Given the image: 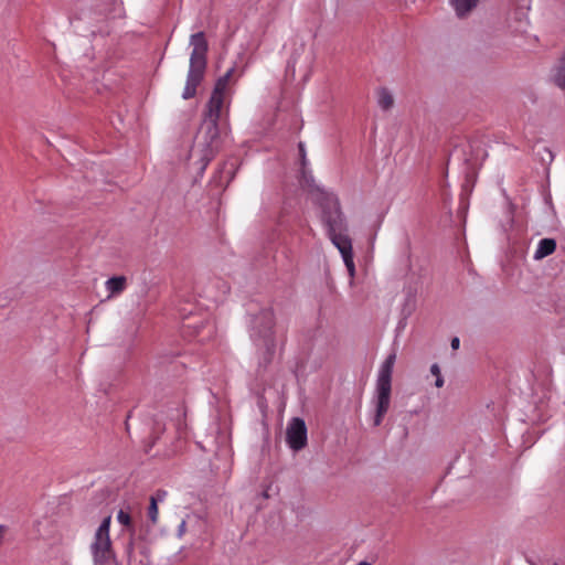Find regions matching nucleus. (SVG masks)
<instances>
[{"mask_svg":"<svg viewBox=\"0 0 565 565\" xmlns=\"http://www.w3.org/2000/svg\"><path fill=\"white\" fill-rule=\"evenodd\" d=\"M234 71V67L230 68L221 78L217 79L211 98L207 103V113L203 125V134L206 140V151L204 153V159L207 161L211 160V158L218 149V121L222 117L227 85Z\"/></svg>","mask_w":565,"mask_h":565,"instance_id":"obj_2","label":"nucleus"},{"mask_svg":"<svg viewBox=\"0 0 565 565\" xmlns=\"http://www.w3.org/2000/svg\"><path fill=\"white\" fill-rule=\"evenodd\" d=\"M107 299L114 298L122 294L127 288V278L125 276H115L106 280Z\"/></svg>","mask_w":565,"mask_h":565,"instance_id":"obj_8","label":"nucleus"},{"mask_svg":"<svg viewBox=\"0 0 565 565\" xmlns=\"http://www.w3.org/2000/svg\"><path fill=\"white\" fill-rule=\"evenodd\" d=\"M321 207V218L327 227L328 236L332 244L339 249L349 275L353 277L355 266L353 262L352 242L347 234V225L340 210L339 201L333 194H326Z\"/></svg>","mask_w":565,"mask_h":565,"instance_id":"obj_1","label":"nucleus"},{"mask_svg":"<svg viewBox=\"0 0 565 565\" xmlns=\"http://www.w3.org/2000/svg\"><path fill=\"white\" fill-rule=\"evenodd\" d=\"M287 443L295 450H301L307 445V427L301 418H294L287 428Z\"/></svg>","mask_w":565,"mask_h":565,"instance_id":"obj_7","label":"nucleus"},{"mask_svg":"<svg viewBox=\"0 0 565 565\" xmlns=\"http://www.w3.org/2000/svg\"><path fill=\"white\" fill-rule=\"evenodd\" d=\"M459 344H460V341H459V339H458V338H454V339L451 340L450 345H451V348H452L454 350H457V349L459 348Z\"/></svg>","mask_w":565,"mask_h":565,"instance_id":"obj_18","label":"nucleus"},{"mask_svg":"<svg viewBox=\"0 0 565 565\" xmlns=\"http://www.w3.org/2000/svg\"><path fill=\"white\" fill-rule=\"evenodd\" d=\"M556 242L553 238H543L539 242L537 248L534 254L535 259H542L554 253Z\"/></svg>","mask_w":565,"mask_h":565,"instance_id":"obj_9","label":"nucleus"},{"mask_svg":"<svg viewBox=\"0 0 565 565\" xmlns=\"http://www.w3.org/2000/svg\"><path fill=\"white\" fill-rule=\"evenodd\" d=\"M193 50L190 56V67L186 76L185 87L182 93L184 99L193 98L196 88L203 81L206 68L207 42L203 32L191 35L190 40Z\"/></svg>","mask_w":565,"mask_h":565,"instance_id":"obj_3","label":"nucleus"},{"mask_svg":"<svg viewBox=\"0 0 565 565\" xmlns=\"http://www.w3.org/2000/svg\"><path fill=\"white\" fill-rule=\"evenodd\" d=\"M377 104L383 110H388L394 105V97L387 88H380L376 92Z\"/></svg>","mask_w":565,"mask_h":565,"instance_id":"obj_12","label":"nucleus"},{"mask_svg":"<svg viewBox=\"0 0 565 565\" xmlns=\"http://www.w3.org/2000/svg\"><path fill=\"white\" fill-rule=\"evenodd\" d=\"M7 532H8V527L6 525H0V545L3 542Z\"/></svg>","mask_w":565,"mask_h":565,"instance_id":"obj_17","label":"nucleus"},{"mask_svg":"<svg viewBox=\"0 0 565 565\" xmlns=\"http://www.w3.org/2000/svg\"><path fill=\"white\" fill-rule=\"evenodd\" d=\"M111 516H106L95 532L90 550L94 558V565H110L115 554L111 547L109 535Z\"/></svg>","mask_w":565,"mask_h":565,"instance_id":"obj_6","label":"nucleus"},{"mask_svg":"<svg viewBox=\"0 0 565 565\" xmlns=\"http://www.w3.org/2000/svg\"><path fill=\"white\" fill-rule=\"evenodd\" d=\"M117 520L121 525H124L126 527H132V520H131L130 514L127 511L119 510V512L117 514Z\"/></svg>","mask_w":565,"mask_h":565,"instance_id":"obj_15","label":"nucleus"},{"mask_svg":"<svg viewBox=\"0 0 565 565\" xmlns=\"http://www.w3.org/2000/svg\"><path fill=\"white\" fill-rule=\"evenodd\" d=\"M275 318L271 309H264L252 320V337L259 338L264 341L266 363H269L273 359L276 349L275 341Z\"/></svg>","mask_w":565,"mask_h":565,"instance_id":"obj_5","label":"nucleus"},{"mask_svg":"<svg viewBox=\"0 0 565 565\" xmlns=\"http://www.w3.org/2000/svg\"><path fill=\"white\" fill-rule=\"evenodd\" d=\"M299 152L301 156L302 166H305L306 164V151H305V146L302 142L299 143Z\"/></svg>","mask_w":565,"mask_h":565,"instance_id":"obj_16","label":"nucleus"},{"mask_svg":"<svg viewBox=\"0 0 565 565\" xmlns=\"http://www.w3.org/2000/svg\"><path fill=\"white\" fill-rule=\"evenodd\" d=\"M479 0H450L458 17L462 18L477 7Z\"/></svg>","mask_w":565,"mask_h":565,"instance_id":"obj_10","label":"nucleus"},{"mask_svg":"<svg viewBox=\"0 0 565 565\" xmlns=\"http://www.w3.org/2000/svg\"><path fill=\"white\" fill-rule=\"evenodd\" d=\"M554 82L555 84L563 90H565V51L564 55L559 60L558 64L555 67L554 73Z\"/></svg>","mask_w":565,"mask_h":565,"instance_id":"obj_13","label":"nucleus"},{"mask_svg":"<svg viewBox=\"0 0 565 565\" xmlns=\"http://www.w3.org/2000/svg\"><path fill=\"white\" fill-rule=\"evenodd\" d=\"M430 373H431V375H434V377H436L435 386L438 388L443 387L444 386V377L441 375L440 367L437 363H434L430 366Z\"/></svg>","mask_w":565,"mask_h":565,"instance_id":"obj_14","label":"nucleus"},{"mask_svg":"<svg viewBox=\"0 0 565 565\" xmlns=\"http://www.w3.org/2000/svg\"><path fill=\"white\" fill-rule=\"evenodd\" d=\"M164 491H158L154 495L150 498V505L148 509V516L152 523H157L159 510H158V501H162L166 497Z\"/></svg>","mask_w":565,"mask_h":565,"instance_id":"obj_11","label":"nucleus"},{"mask_svg":"<svg viewBox=\"0 0 565 565\" xmlns=\"http://www.w3.org/2000/svg\"><path fill=\"white\" fill-rule=\"evenodd\" d=\"M395 361L396 353L393 352L390 355H387L379 371V376L376 381V413L374 416L375 426L381 425L383 417L387 413L390 407L392 392V374Z\"/></svg>","mask_w":565,"mask_h":565,"instance_id":"obj_4","label":"nucleus"}]
</instances>
